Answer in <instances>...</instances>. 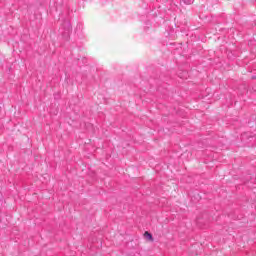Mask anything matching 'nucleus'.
Instances as JSON below:
<instances>
[{
    "label": "nucleus",
    "instance_id": "nucleus-1",
    "mask_svg": "<svg viewBox=\"0 0 256 256\" xmlns=\"http://www.w3.org/2000/svg\"><path fill=\"white\" fill-rule=\"evenodd\" d=\"M144 236L149 239V241H153V234L149 232H145Z\"/></svg>",
    "mask_w": 256,
    "mask_h": 256
},
{
    "label": "nucleus",
    "instance_id": "nucleus-2",
    "mask_svg": "<svg viewBox=\"0 0 256 256\" xmlns=\"http://www.w3.org/2000/svg\"><path fill=\"white\" fill-rule=\"evenodd\" d=\"M64 27L66 28V31H71V22H66Z\"/></svg>",
    "mask_w": 256,
    "mask_h": 256
},
{
    "label": "nucleus",
    "instance_id": "nucleus-3",
    "mask_svg": "<svg viewBox=\"0 0 256 256\" xmlns=\"http://www.w3.org/2000/svg\"><path fill=\"white\" fill-rule=\"evenodd\" d=\"M195 0H184L185 5H191L193 4Z\"/></svg>",
    "mask_w": 256,
    "mask_h": 256
}]
</instances>
